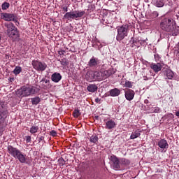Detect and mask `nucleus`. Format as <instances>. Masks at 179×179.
<instances>
[{"label":"nucleus","mask_w":179,"mask_h":179,"mask_svg":"<svg viewBox=\"0 0 179 179\" xmlns=\"http://www.w3.org/2000/svg\"><path fill=\"white\" fill-rule=\"evenodd\" d=\"M8 152L9 155H12L15 159H17L20 163H22L24 164H30V160L29 159V157L23 153L20 150L12 146H8Z\"/></svg>","instance_id":"obj_1"},{"label":"nucleus","mask_w":179,"mask_h":179,"mask_svg":"<svg viewBox=\"0 0 179 179\" xmlns=\"http://www.w3.org/2000/svg\"><path fill=\"white\" fill-rule=\"evenodd\" d=\"M176 20L171 17H166L162 20L160 27L164 31L173 32L176 30Z\"/></svg>","instance_id":"obj_2"},{"label":"nucleus","mask_w":179,"mask_h":179,"mask_svg":"<svg viewBox=\"0 0 179 179\" xmlns=\"http://www.w3.org/2000/svg\"><path fill=\"white\" fill-rule=\"evenodd\" d=\"M36 93V88L34 87L23 86L17 91V95L18 97H27L31 94Z\"/></svg>","instance_id":"obj_3"},{"label":"nucleus","mask_w":179,"mask_h":179,"mask_svg":"<svg viewBox=\"0 0 179 179\" xmlns=\"http://www.w3.org/2000/svg\"><path fill=\"white\" fill-rule=\"evenodd\" d=\"M129 31V26L124 24L117 27V35L116 36L117 41H122L127 36H128V31Z\"/></svg>","instance_id":"obj_4"},{"label":"nucleus","mask_w":179,"mask_h":179,"mask_svg":"<svg viewBox=\"0 0 179 179\" xmlns=\"http://www.w3.org/2000/svg\"><path fill=\"white\" fill-rule=\"evenodd\" d=\"M85 13H86L85 11L75 10L73 12L66 13L64 15V19H68V20H71V19H75L76 20H78L79 17H82L85 15Z\"/></svg>","instance_id":"obj_5"},{"label":"nucleus","mask_w":179,"mask_h":179,"mask_svg":"<svg viewBox=\"0 0 179 179\" xmlns=\"http://www.w3.org/2000/svg\"><path fill=\"white\" fill-rule=\"evenodd\" d=\"M8 117V108L5 102H0V124H2Z\"/></svg>","instance_id":"obj_6"},{"label":"nucleus","mask_w":179,"mask_h":179,"mask_svg":"<svg viewBox=\"0 0 179 179\" xmlns=\"http://www.w3.org/2000/svg\"><path fill=\"white\" fill-rule=\"evenodd\" d=\"M1 18L3 19V20H5L6 22H15L16 26L19 24V22L17 20H16V15L12 14V13H1Z\"/></svg>","instance_id":"obj_7"},{"label":"nucleus","mask_w":179,"mask_h":179,"mask_svg":"<svg viewBox=\"0 0 179 179\" xmlns=\"http://www.w3.org/2000/svg\"><path fill=\"white\" fill-rule=\"evenodd\" d=\"M32 66L36 71H38L39 72H43V71H45L47 69V64L45 63H43L41 62L34 60L32 61Z\"/></svg>","instance_id":"obj_8"},{"label":"nucleus","mask_w":179,"mask_h":179,"mask_svg":"<svg viewBox=\"0 0 179 179\" xmlns=\"http://www.w3.org/2000/svg\"><path fill=\"white\" fill-rule=\"evenodd\" d=\"M90 68H99L100 66V60L93 56L88 62Z\"/></svg>","instance_id":"obj_9"},{"label":"nucleus","mask_w":179,"mask_h":179,"mask_svg":"<svg viewBox=\"0 0 179 179\" xmlns=\"http://www.w3.org/2000/svg\"><path fill=\"white\" fill-rule=\"evenodd\" d=\"M124 96L126 100L131 101V100H134V97H135V92L131 89H126L124 91Z\"/></svg>","instance_id":"obj_10"},{"label":"nucleus","mask_w":179,"mask_h":179,"mask_svg":"<svg viewBox=\"0 0 179 179\" xmlns=\"http://www.w3.org/2000/svg\"><path fill=\"white\" fill-rule=\"evenodd\" d=\"M7 33L8 37H10V38H12L13 41H15L17 38H19V31H17V28Z\"/></svg>","instance_id":"obj_11"},{"label":"nucleus","mask_w":179,"mask_h":179,"mask_svg":"<svg viewBox=\"0 0 179 179\" xmlns=\"http://www.w3.org/2000/svg\"><path fill=\"white\" fill-rule=\"evenodd\" d=\"M110 161L113 163V169H118L121 168L120 165V159H118V158L116 156H114V155L111 156Z\"/></svg>","instance_id":"obj_12"},{"label":"nucleus","mask_w":179,"mask_h":179,"mask_svg":"<svg viewBox=\"0 0 179 179\" xmlns=\"http://www.w3.org/2000/svg\"><path fill=\"white\" fill-rule=\"evenodd\" d=\"M85 76L87 82H96L94 71H87Z\"/></svg>","instance_id":"obj_13"},{"label":"nucleus","mask_w":179,"mask_h":179,"mask_svg":"<svg viewBox=\"0 0 179 179\" xmlns=\"http://www.w3.org/2000/svg\"><path fill=\"white\" fill-rule=\"evenodd\" d=\"M151 69L154 71L155 73H157V72H159V71H162V64L160 63H152L150 65Z\"/></svg>","instance_id":"obj_14"},{"label":"nucleus","mask_w":179,"mask_h":179,"mask_svg":"<svg viewBox=\"0 0 179 179\" xmlns=\"http://www.w3.org/2000/svg\"><path fill=\"white\" fill-rule=\"evenodd\" d=\"M51 79L55 83H58L62 79V76L59 73H54L51 76Z\"/></svg>","instance_id":"obj_15"},{"label":"nucleus","mask_w":179,"mask_h":179,"mask_svg":"<svg viewBox=\"0 0 179 179\" xmlns=\"http://www.w3.org/2000/svg\"><path fill=\"white\" fill-rule=\"evenodd\" d=\"M117 124L113 120H109L106 122V129H113V128H115V126Z\"/></svg>","instance_id":"obj_16"},{"label":"nucleus","mask_w":179,"mask_h":179,"mask_svg":"<svg viewBox=\"0 0 179 179\" xmlns=\"http://www.w3.org/2000/svg\"><path fill=\"white\" fill-rule=\"evenodd\" d=\"M164 75H166L167 79H173V78H174V73L173 72V71L169 69H166L165 70H162Z\"/></svg>","instance_id":"obj_17"},{"label":"nucleus","mask_w":179,"mask_h":179,"mask_svg":"<svg viewBox=\"0 0 179 179\" xmlns=\"http://www.w3.org/2000/svg\"><path fill=\"white\" fill-rule=\"evenodd\" d=\"M158 146L161 149H169V143H167V141L164 139H162L158 142Z\"/></svg>","instance_id":"obj_18"},{"label":"nucleus","mask_w":179,"mask_h":179,"mask_svg":"<svg viewBox=\"0 0 179 179\" xmlns=\"http://www.w3.org/2000/svg\"><path fill=\"white\" fill-rule=\"evenodd\" d=\"M102 74V80H104V79H107V78H109V76H111L113 75V71L111 69H108L107 71H101Z\"/></svg>","instance_id":"obj_19"},{"label":"nucleus","mask_w":179,"mask_h":179,"mask_svg":"<svg viewBox=\"0 0 179 179\" xmlns=\"http://www.w3.org/2000/svg\"><path fill=\"white\" fill-rule=\"evenodd\" d=\"M110 94L112 97H117L121 94V91L117 88H114L110 90Z\"/></svg>","instance_id":"obj_20"},{"label":"nucleus","mask_w":179,"mask_h":179,"mask_svg":"<svg viewBox=\"0 0 179 179\" xmlns=\"http://www.w3.org/2000/svg\"><path fill=\"white\" fill-rule=\"evenodd\" d=\"M99 87H97L95 84H90L87 87V90L90 92V93H94V92H97Z\"/></svg>","instance_id":"obj_21"},{"label":"nucleus","mask_w":179,"mask_h":179,"mask_svg":"<svg viewBox=\"0 0 179 179\" xmlns=\"http://www.w3.org/2000/svg\"><path fill=\"white\" fill-rule=\"evenodd\" d=\"M153 2L157 8H163L164 6V0H154Z\"/></svg>","instance_id":"obj_22"},{"label":"nucleus","mask_w":179,"mask_h":179,"mask_svg":"<svg viewBox=\"0 0 179 179\" xmlns=\"http://www.w3.org/2000/svg\"><path fill=\"white\" fill-rule=\"evenodd\" d=\"M95 73V82L97 80L100 82V80H103V76L101 74V71H94Z\"/></svg>","instance_id":"obj_23"},{"label":"nucleus","mask_w":179,"mask_h":179,"mask_svg":"<svg viewBox=\"0 0 179 179\" xmlns=\"http://www.w3.org/2000/svg\"><path fill=\"white\" fill-rule=\"evenodd\" d=\"M141 136V131L136 130L134 132H132V134L130 136V138L131 139H136V138H139Z\"/></svg>","instance_id":"obj_24"},{"label":"nucleus","mask_w":179,"mask_h":179,"mask_svg":"<svg viewBox=\"0 0 179 179\" xmlns=\"http://www.w3.org/2000/svg\"><path fill=\"white\" fill-rule=\"evenodd\" d=\"M6 27H7V33H9V31H12L17 29V28L15 27V25L12 22H10L9 24H8L6 25Z\"/></svg>","instance_id":"obj_25"},{"label":"nucleus","mask_w":179,"mask_h":179,"mask_svg":"<svg viewBox=\"0 0 179 179\" xmlns=\"http://www.w3.org/2000/svg\"><path fill=\"white\" fill-rule=\"evenodd\" d=\"M31 103L33 105L37 106V104H38V103H40V101H41V99H40V97L36 96L34 98H31Z\"/></svg>","instance_id":"obj_26"},{"label":"nucleus","mask_w":179,"mask_h":179,"mask_svg":"<svg viewBox=\"0 0 179 179\" xmlns=\"http://www.w3.org/2000/svg\"><path fill=\"white\" fill-rule=\"evenodd\" d=\"M10 6V4L6 1L2 3L1 5V9L2 10H6L7 9H9Z\"/></svg>","instance_id":"obj_27"},{"label":"nucleus","mask_w":179,"mask_h":179,"mask_svg":"<svg viewBox=\"0 0 179 179\" xmlns=\"http://www.w3.org/2000/svg\"><path fill=\"white\" fill-rule=\"evenodd\" d=\"M60 64L63 66H68V65H69V61H68L66 59L64 58L60 60Z\"/></svg>","instance_id":"obj_28"},{"label":"nucleus","mask_w":179,"mask_h":179,"mask_svg":"<svg viewBox=\"0 0 179 179\" xmlns=\"http://www.w3.org/2000/svg\"><path fill=\"white\" fill-rule=\"evenodd\" d=\"M29 132L31 134H36V132H38V126H32Z\"/></svg>","instance_id":"obj_29"},{"label":"nucleus","mask_w":179,"mask_h":179,"mask_svg":"<svg viewBox=\"0 0 179 179\" xmlns=\"http://www.w3.org/2000/svg\"><path fill=\"white\" fill-rule=\"evenodd\" d=\"M73 115L74 118H78V117L80 115V110H79V109H75Z\"/></svg>","instance_id":"obj_30"},{"label":"nucleus","mask_w":179,"mask_h":179,"mask_svg":"<svg viewBox=\"0 0 179 179\" xmlns=\"http://www.w3.org/2000/svg\"><path fill=\"white\" fill-rule=\"evenodd\" d=\"M20 72H22V67L20 66H16L13 71V73H15V75H19Z\"/></svg>","instance_id":"obj_31"},{"label":"nucleus","mask_w":179,"mask_h":179,"mask_svg":"<svg viewBox=\"0 0 179 179\" xmlns=\"http://www.w3.org/2000/svg\"><path fill=\"white\" fill-rule=\"evenodd\" d=\"M90 142L92 143H96L99 141V137L97 136H92L90 139Z\"/></svg>","instance_id":"obj_32"},{"label":"nucleus","mask_w":179,"mask_h":179,"mask_svg":"<svg viewBox=\"0 0 179 179\" xmlns=\"http://www.w3.org/2000/svg\"><path fill=\"white\" fill-rule=\"evenodd\" d=\"M124 85L126 87H129V89H132V86H134L133 83L130 81H126Z\"/></svg>","instance_id":"obj_33"},{"label":"nucleus","mask_w":179,"mask_h":179,"mask_svg":"<svg viewBox=\"0 0 179 179\" xmlns=\"http://www.w3.org/2000/svg\"><path fill=\"white\" fill-rule=\"evenodd\" d=\"M122 164H124L125 166H128L129 164H131V162L127 159H122L121 160Z\"/></svg>","instance_id":"obj_34"},{"label":"nucleus","mask_w":179,"mask_h":179,"mask_svg":"<svg viewBox=\"0 0 179 179\" xmlns=\"http://www.w3.org/2000/svg\"><path fill=\"white\" fill-rule=\"evenodd\" d=\"M151 113H160V108L159 107H155V108H152V110H151Z\"/></svg>","instance_id":"obj_35"},{"label":"nucleus","mask_w":179,"mask_h":179,"mask_svg":"<svg viewBox=\"0 0 179 179\" xmlns=\"http://www.w3.org/2000/svg\"><path fill=\"white\" fill-rule=\"evenodd\" d=\"M58 162H59L60 166H64V164H65V160L62 157L59 158Z\"/></svg>","instance_id":"obj_36"},{"label":"nucleus","mask_w":179,"mask_h":179,"mask_svg":"<svg viewBox=\"0 0 179 179\" xmlns=\"http://www.w3.org/2000/svg\"><path fill=\"white\" fill-rule=\"evenodd\" d=\"M27 143H30L31 142V136H25Z\"/></svg>","instance_id":"obj_37"},{"label":"nucleus","mask_w":179,"mask_h":179,"mask_svg":"<svg viewBox=\"0 0 179 179\" xmlns=\"http://www.w3.org/2000/svg\"><path fill=\"white\" fill-rule=\"evenodd\" d=\"M50 135H51L52 136H57V131H54V130L51 131H50Z\"/></svg>","instance_id":"obj_38"},{"label":"nucleus","mask_w":179,"mask_h":179,"mask_svg":"<svg viewBox=\"0 0 179 179\" xmlns=\"http://www.w3.org/2000/svg\"><path fill=\"white\" fill-rule=\"evenodd\" d=\"M152 16H153L154 17H157V16H159V13H157V11H154V12L152 13Z\"/></svg>","instance_id":"obj_39"},{"label":"nucleus","mask_w":179,"mask_h":179,"mask_svg":"<svg viewBox=\"0 0 179 179\" xmlns=\"http://www.w3.org/2000/svg\"><path fill=\"white\" fill-rule=\"evenodd\" d=\"M59 54L60 55H64V54H65V50H60V51H59Z\"/></svg>","instance_id":"obj_40"},{"label":"nucleus","mask_w":179,"mask_h":179,"mask_svg":"<svg viewBox=\"0 0 179 179\" xmlns=\"http://www.w3.org/2000/svg\"><path fill=\"white\" fill-rule=\"evenodd\" d=\"M41 141H44V136H41L38 139V142H41Z\"/></svg>","instance_id":"obj_41"},{"label":"nucleus","mask_w":179,"mask_h":179,"mask_svg":"<svg viewBox=\"0 0 179 179\" xmlns=\"http://www.w3.org/2000/svg\"><path fill=\"white\" fill-rule=\"evenodd\" d=\"M63 9L65 12H68V7H64Z\"/></svg>","instance_id":"obj_42"},{"label":"nucleus","mask_w":179,"mask_h":179,"mask_svg":"<svg viewBox=\"0 0 179 179\" xmlns=\"http://www.w3.org/2000/svg\"><path fill=\"white\" fill-rule=\"evenodd\" d=\"M144 103H145V104H148V103H149V100L145 99V100L144 101Z\"/></svg>","instance_id":"obj_43"},{"label":"nucleus","mask_w":179,"mask_h":179,"mask_svg":"<svg viewBox=\"0 0 179 179\" xmlns=\"http://www.w3.org/2000/svg\"><path fill=\"white\" fill-rule=\"evenodd\" d=\"M176 117H179V111L176 113Z\"/></svg>","instance_id":"obj_44"},{"label":"nucleus","mask_w":179,"mask_h":179,"mask_svg":"<svg viewBox=\"0 0 179 179\" xmlns=\"http://www.w3.org/2000/svg\"><path fill=\"white\" fill-rule=\"evenodd\" d=\"M10 82H13L15 80V78H10Z\"/></svg>","instance_id":"obj_45"},{"label":"nucleus","mask_w":179,"mask_h":179,"mask_svg":"<svg viewBox=\"0 0 179 179\" xmlns=\"http://www.w3.org/2000/svg\"><path fill=\"white\" fill-rule=\"evenodd\" d=\"M45 83H50V80H45Z\"/></svg>","instance_id":"obj_46"},{"label":"nucleus","mask_w":179,"mask_h":179,"mask_svg":"<svg viewBox=\"0 0 179 179\" xmlns=\"http://www.w3.org/2000/svg\"><path fill=\"white\" fill-rule=\"evenodd\" d=\"M95 101H96V103H99V98H96V99H95Z\"/></svg>","instance_id":"obj_47"},{"label":"nucleus","mask_w":179,"mask_h":179,"mask_svg":"<svg viewBox=\"0 0 179 179\" xmlns=\"http://www.w3.org/2000/svg\"><path fill=\"white\" fill-rule=\"evenodd\" d=\"M178 54H179V43H178Z\"/></svg>","instance_id":"obj_48"},{"label":"nucleus","mask_w":179,"mask_h":179,"mask_svg":"<svg viewBox=\"0 0 179 179\" xmlns=\"http://www.w3.org/2000/svg\"><path fill=\"white\" fill-rule=\"evenodd\" d=\"M177 17H179V11L178 13Z\"/></svg>","instance_id":"obj_49"},{"label":"nucleus","mask_w":179,"mask_h":179,"mask_svg":"<svg viewBox=\"0 0 179 179\" xmlns=\"http://www.w3.org/2000/svg\"><path fill=\"white\" fill-rule=\"evenodd\" d=\"M104 20L103 19H102V21L101 22H103Z\"/></svg>","instance_id":"obj_50"},{"label":"nucleus","mask_w":179,"mask_h":179,"mask_svg":"<svg viewBox=\"0 0 179 179\" xmlns=\"http://www.w3.org/2000/svg\"><path fill=\"white\" fill-rule=\"evenodd\" d=\"M0 40H1V35H0Z\"/></svg>","instance_id":"obj_51"},{"label":"nucleus","mask_w":179,"mask_h":179,"mask_svg":"<svg viewBox=\"0 0 179 179\" xmlns=\"http://www.w3.org/2000/svg\"><path fill=\"white\" fill-rule=\"evenodd\" d=\"M0 12H1V8H0Z\"/></svg>","instance_id":"obj_52"}]
</instances>
